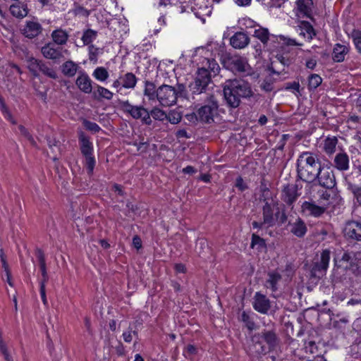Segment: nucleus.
Listing matches in <instances>:
<instances>
[{"label": "nucleus", "instance_id": "obj_37", "mask_svg": "<svg viewBox=\"0 0 361 361\" xmlns=\"http://www.w3.org/2000/svg\"><path fill=\"white\" fill-rule=\"evenodd\" d=\"M97 31L92 29H87L83 32L81 39L84 45L90 46L92 44L91 43L97 38Z\"/></svg>", "mask_w": 361, "mask_h": 361}, {"label": "nucleus", "instance_id": "obj_6", "mask_svg": "<svg viewBox=\"0 0 361 361\" xmlns=\"http://www.w3.org/2000/svg\"><path fill=\"white\" fill-rule=\"evenodd\" d=\"M219 101L215 95L206 94L202 104L197 108L199 121L204 123H212L219 115Z\"/></svg>", "mask_w": 361, "mask_h": 361}, {"label": "nucleus", "instance_id": "obj_51", "mask_svg": "<svg viewBox=\"0 0 361 361\" xmlns=\"http://www.w3.org/2000/svg\"><path fill=\"white\" fill-rule=\"evenodd\" d=\"M137 334V331L133 330V328L130 326L128 330L123 333V338L125 342L130 343L133 340V335Z\"/></svg>", "mask_w": 361, "mask_h": 361}, {"label": "nucleus", "instance_id": "obj_40", "mask_svg": "<svg viewBox=\"0 0 361 361\" xmlns=\"http://www.w3.org/2000/svg\"><path fill=\"white\" fill-rule=\"evenodd\" d=\"M92 75L96 80L104 82L108 79L109 74L105 68L101 66L94 69Z\"/></svg>", "mask_w": 361, "mask_h": 361}, {"label": "nucleus", "instance_id": "obj_50", "mask_svg": "<svg viewBox=\"0 0 361 361\" xmlns=\"http://www.w3.org/2000/svg\"><path fill=\"white\" fill-rule=\"evenodd\" d=\"M353 39L356 49L361 54V31H355L353 33Z\"/></svg>", "mask_w": 361, "mask_h": 361}, {"label": "nucleus", "instance_id": "obj_55", "mask_svg": "<svg viewBox=\"0 0 361 361\" xmlns=\"http://www.w3.org/2000/svg\"><path fill=\"white\" fill-rule=\"evenodd\" d=\"M89 59L90 61L96 59L98 54V48L94 47L93 44H90L89 47Z\"/></svg>", "mask_w": 361, "mask_h": 361}, {"label": "nucleus", "instance_id": "obj_24", "mask_svg": "<svg viewBox=\"0 0 361 361\" xmlns=\"http://www.w3.org/2000/svg\"><path fill=\"white\" fill-rule=\"evenodd\" d=\"M254 309L262 314H266L270 309V301L263 294L257 292L254 297Z\"/></svg>", "mask_w": 361, "mask_h": 361}, {"label": "nucleus", "instance_id": "obj_28", "mask_svg": "<svg viewBox=\"0 0 361 361\" xmlns=\"http://www.w3.org/2000/svg\"><path fill=\"white\" fill-rule=\"evenodd\" d=\"M295 4L299 13L303 17L312 19V0H297Z\"/></svg>", "mask_w": 361, "mask_h": 361}, {"label": "nucleus", "instance_id": "obj_7", "mask_svg": "<svg viewBox=\"0 0 361 361\" xmlns=\"http://www.w3.org/2000/svg\"><path fill=\"white\" fill-rule=\"evenodd\" d=\"M223 66L235 74L251 75L252 70L247 59L240 55L226 54L222 59Z\"/></svg>", "mask_w": 361, "mask_h": 361}, {"label": "nucleus", "instance_id": "obj_48", "mask_svg": "<svg viewBox=\"0 0 361 361\" xmlns=\"http://www.w3.org/2000/svg\"><path fill=\"white\" fill-rule=\"evenodd\" d=\"M82 124L87 130H90L94 133H98L101 130V128L97 123L87 119L83 120Z\"/></svg>", "mask_w": 361, "mask_h": 361}, {"label": "nucleus", "instance_id": "obj_20", "mask_svg": "<svg viewBox=\"0 0 361 361\" xmlns=\"http://www.w3.org/2000/svg\"><path fill=\"white\" fill-rule=\"evenodd\" d=\"M42 32L41 24L37 21H26L22 30L23 35L29 39H33L40 35Z\"/></svg>", "mask_w": 361, "mask_h": 361}, {"label": "nucleus", "instance_id": "obj_57", "mask_svg": "<svg viewBox=\"0 0 361 361\" xmlns=\"http://www.w3.org/2000/svg\"><path fill=\"white\" fill-rule=\"evenodd\" d=\"M0 257L2 263V267L4 269L5 272L8 273V265L6 262V256L2 249H0Z\"/></svg>", "mask_w": 361, "mask_h": 361}, {"label": "nucleus", "instance_id": "obj_44", "mask_svg": "<svg viewBox=\"0 0 361 361\" xmlns=\"http://www.w3.org/2000/svg\"><path fill=\"white\" fill-rule=\"evenodd\" d=\"M241 320L250 331H252L255 329V324L253 319L250 317L249 314L245 311L241 314Z\"/></svg>", "mask_w": 361, "mask_h": 361}, {"label": "nucleus", "instance_id": "obj_14", "mask_svg": "<svg viewBox=\"0 0 361 361\" xmlns=\"http://www.w3.org/2000/svg\"><path fill=\"white\" fill-rule=\"evenodd\" d=\"M319 185L326 189H332L335 187L336 178L334 173L330 169L322 167L319 170V174L317 177Z\"/></svg>", "mask_w": 361, "mask_h": 361}, {"label": "nucleus", "instance_id": "obj_47", "mask_svg": "<svg viewBox=\"0 0 361 361\" xmlns=\"http://www.w3.org/2000/svg\"><path fill=\"white\" fill-rule=\"evenodd\" d=\"M182 116L180 114L176 111H171L166 114V120L169 121L172 124H177L181 121Z\"/></svg>", "mask_w": 361, "mask_h": 361}, {"label": "nucleus", "instance_id": "obj_63", "mask_svg": "<svg viewBox=\"0 0 361 361\" xmlns=\"http://www.w3.org/2000/svg\"><path fill=\"white\" fill-rule=\"evenodd\" d=\"M133 246L136 248V249H140L142 247V240L140 239V238L137 235H135L133 237Z\"/></svg>", "mask_w": 361, "mask_h": 361}, {"label": "nucleus", "instance_id": "obj_45", "mask_svg": "<svg viewBox=\"0 0 361 361\" xmlns=\"http://www.w3.org/2000/svg\"><path fill=\"white\" fill-rule=\"evenodd\" d=\"M251 247L257 246L258 249H262L266 247L265 240L259 237L258 235L253 233L252 235Z\"/></svg>", "mask_w": 361, "mask_h": 361}, {"label": "nucleus", "instance_id": "obj_13", "mask_svg": "<svg viewBox=\"0 0 361 361\" xmlns=\"http://www.w3.org/2000/svg\"><path fill=\"white\" fill-rule=\"evenodd\" d=\"M331 258V251L328 249L323 250L320 256L314 259L312 265L311 273L314 276L323 275L326 271Z\"/></svg>", "mask_w": 361, "mask_h": 361}, {"label": "nucleus", "instance_id": "obj_12", "mask_svg": "<svg viewBox=\"0 0 361 361\" xmlns=\"http://www.w3.org/2000/svg\"><path fill=\"white\" fill-rule=\"evenodd\" d=\"M207 75L204 70L197 69L194 81L189 85L192 94L206 93L208 86L212 82L211 78Z\"/></svg>", "mask_w": 361, "mask_h": 361}, {"label": "nucleus", "instance_id": "obj_33", "mask_svg": "<svg viewBox=\"0 0 361 361\" xmlns=\"http://www.w3.org/2000/svg\"><path fill=\"white\" fill-rule=\"evenodd\" d=\"M11 5L10 12L13 16L18 18H23L27 15V9L26 6L20 3L18 1Z\"/></svg>", "mask_w": 361, "mask_h": 361}, {"label": "nucleus", "instance_id": "obj_4", "mask_svg": "<svg viewBox=\"0 0 361 361\" xmlns=\"http://www.w3.org/2000/svg\"><path fill=\"white\" fill-rule=\"evenodd\" d=\"M187 97L186 87L178 83L176 87L162 85L157 89V100L163 106H171L176 104L178 97Z\"/></svg>", "mask_w": 361, "mask_h": 361}, {"label": "nucleus", "instance_id": "obj_34", "mask_svg": "<svg viewBox=\"0 0 361 361\" xmlns=\"http://www.w3.org/2000/svg\"><path fill=\"white\" fill-rule=\"evenodd\" d=\"M120 79L122 81V87L126 89H133L137 81L135 75L133 73H127L120 76Z\"/></svg>", "mask_w": 361, "mask_h": 361}, {"label": "nucleus", "instance_id": "obj_64", "mask_svg": "<svg viewBox=\"0 0 361 361\" xmlns=\"http://www.w3.org/2000/svg\"><path fill=\"white\" fill-rule=\"evenodd\" d=\"M112 87L116 88L118 92H120L121 90L124 88L122 87V81L121 80L120 78L114 81Z\"/></svg>", "mask_w": 361, "mask_h": 361}, {"label": "nucleus", "instance_id": "obj_39", "mask_svg": "<svg viewBox=\"0 0 361 361\" xmlns=\"http://www.w3.org/2000/svg\"><path fill=\"white\" fill-rule=\"evenodd\" d=\"M300 35L310 40L315 36L316 33L313 27L309 23H304L301 27Z\"/></svg>", "mask_w": 361, "mask_h": 361}, {"label": "nucleus", "instance_id": "obj_5", "mask_svg": "<svg viewBox=\"0 0 361 361\" xmlns=\"http://www.w3.org/2000/svg\"><path fill=\"white\" fill-rule=\"evenodd\" d=\"M262 217L264 224L267 227H272L277 222L279 226H281L287 221V215L285 210L280 209L277 201L271 200H264V204L262 207Z\"/></svg>", "mask_w": 361, "mask_h": 361}, {"label": "nucleus", "instance_id": "obj_49", "mask_svg": "<svg viewBox=\"0 0 361 361\" xmlns=\"http://www.w3.org/2000/svg\"><path fill=\"white\" fill-rule=\"evenodd\" d=\"M18 129L21 135L24 136L25 138H27L32 146L37 147V143L34 140L33 137L30 134L28 130L23 126L20 125L18 126Z\"/></svg>", "mask_w": 361, "mask_h": 361}, {"label": "nucleus", "instance_id": "obj_3", "mask_svg": "<svg viewBox=\"0 0 361 361\" xmlns=\"http://www.w3.org/2000/svg\"><path fill=\"white\" fill-rule=\"evenodd\" d=\"M334 276L341 281L350 279L357 269V260L354 252H344L341 257L334 258Z\"/></svg>", "mask_w": 361, "mask_h": 361}, {"label": "nucleus", "instance_id": "obj_27", "mask_svg": "<svg viewBox=\"0 0 361 361\" xmlns=\"http://www.w3.org/2000/svg\"><path fill=\"white\" fill-rule=\"evenodd\" d=\"M348 46L337 43L334 45L332 51V59L334 62L341 63L344 61L345 56L349 53Z\"/></svg>", "mask_w": 361, "mask_h": 361}, {"label": "nucleus", "instance_id": "obj_2", "mask_svg": "<svg viewBox=\"0 0 361 361\" xmlns=\"http://www.w3.org/2000/svg\"><path fill=\"white\" fill-rule=\"evenodd\" d=\"M321 168L320 161L311 152H303L298 157L297 173L302 181L312 183L316 180Z\"/></svg>", "mask_w": 361, "mask_h": 361}, {"label": "nucleus", "instance_id": "obj_11", "mask_svg": "<svg viewBox=\"0 0 361 361\" xmlns=\"http://www.w3.org/2000/svg\"><path fill=\"white\" fill-rule=\"evenodd\" d=\"M207 75L204 70L197 69L194 81L189 85L192 94L206 93L208 86L212 82L211 78Z\"/></svg>", "mask_w": 361, "mask_h": 361}, {"label": "nucleus", "instance_id": "obj_18", "mask_svg": "<svg viewBox=\"0 0 361 361\" xmlns=\"http://www.w3.org/2000/svg\"><path fill=\"white\" fill-rule=\"evenodd\" d=\"M92 81L90 76L84 71L78 72V76L75 80L78 88L85 94H90L92 92Z\"/></svg>", "mask_w": 361, "mask_h": 361}, {"label": "nucleus", "instance_id": "obj_25", "mask_svg": "<svg viewBox=\"0 0 361 361\" xmlns=\"http://www.w3.org/2000/svg\"><path fill=\"white\" fill-rule=\"evenodd\" d=\"M44 57L51 60H58L63 56L61 48L56 47L53 43H47L41 49Z\"/></svg>", "mask_w": 361, "mask_h": 361}, {"label": "nucleus", "instance_id": "obj_54", "mask_svg": "<svg viewBox=\"0 0 361 361\" xmlns=\"http://www.w3.org/2000/svg\"><path fill=\"white\" fill-rule=\"evenodd\" d=\"M261 88L265 92H271L274 89L273 82L271 80H264L261 85Z\"/></svg>", "mask_w": 361, "mask_h": 361}, {"label": "nucleus", "instance_id": "obj_15", "mask_svg": "<svg viewBox=\"0 0 361 361\" xmlns=\"http://www.w3.org/2000/svg\"><path fill=\"white\" fill-rule=\"evenodd\" d=\"M252 344L247 348V352L249 356L252 357H258L262 355L269 353L267 346L262 344L259 334H255L251 338Z\"/></svg>", "mask_w": 361, "mask_h": 361}, {"label": "nucleus", "instance_id": "obj_58", "mask_svg": "<svg viewBox=\"0 0 361 361\" xmlns=\"http://www.w3.org/2000/svg\"><path fill=\"white\" fill-rule=\"evenodd\" d=\"M355 198L357 200V202L361 205V188L356 187L353 190Z\"/></svg>", "mask_w": 361, "mask_h": 361}, {"label": "nucleus", "instance_id": "obj_23", "mask_svg": "<svg viewBox=\"0 0 361 361\" xmlns=\"http://www.w3.org/2000/svg\"><path fill=\"white\" fill-rule=\"evenodd\" d=\"M302 212L306 216L314 217L321 216L326 210L324 207L316 204L314 202L305 201L301 206Z\"/></svg>", "mask_w": 361, "mask_h": 361}, {"label": "nucleus", "instance_id": "obj_8", "mask_svg": "<svg viewBox=\"0 0 361 361\" xmlns=\"http://www.w3.org/2000/svg\"><path fill=\"white\" fill-rule=\"evenodd\" d=\"M27 68L35 78L39 77V73L51 79L57 78V73L48 62L31 57L27 60Z\"/></svg>", "mask_w": 361, "mask_h": 361}, {"label": "nucleus", "instance_id": "obj_30", "mask_svg": "<svg viewBox=\"0 0 361 361\" xmlns=\"http://www.w3.org/2000/svg\"><path fill=\"white\" fill-rule=\"evenodd\" d=\"M267 276L265 286L272 292H276L279 289L278 284L282 279L281 275L277 271H270Z\"/></svg>", "mask_w": 361, "mask_h": 361}, {"label": "nucleus", "instance_id": "obj_62", "mask_svg": "<svg viewBox=\"0 0 361 361\" xmlns=\"http://www.w3.org/2000/svg\"><path fill=\"white\" fill-rule=\"evenodd\" d=\"M185 116L189 121H191V122L199 121V118L197 117V109H196V111L195 112L190 114H187Z\"/></svg>", "mask_w": 361, "mask_h": 361}, {"label": "nucleus", "instance_id": "obj_41", "mask_svg": "<svg viewBox=\"0 0 361 361\" xmlns=\"http://www.w3.org/2000/svg\"><path fill=\"white\" fill-rule=\"evenodd\" d=\"M0 110L6 119H7L8 121H10L13 125L16 124V121L13 118L11 113L8 110L4 99L1 97H0Z\"/></svg>", "mask_w": 361, "mask_h": 361}, {"label": "nucleus", "instance_id": "obj_31", "mask_svg": "<svg viewBox=\"0 0 361 361\" xmlns=\"http://www.w3.org/2000/svg\"><path fill=\"white\" fill-rule=\"evenodd\" d=\"M51 37L54 44L62 46L67 43L69 33L66 30L58 28L52 31Z\"/></svg>", "mask_w": 361, "mask_h": 361}, {"label": "nucleus", "instance_id": "obj_17", "mask_svg": "<svg viewBox=\"0 0 361 361\" xmlns=\"http://www.w3.org/2000/svg\"><path fill=\"white\" fill-rule=\"evenodd\" d=\"M259 334L260 340L262 339L267 345V350L271 352L279 345V340L274 330H263Z\"/></svg>", "mask_w": 361, "mask_h": 361}, {"label": "nucleus", "instance_id": "obj_56", "mask_svg": "<svg viewBox=\"0 0 361 361\" xmlns=\"http://www.w3.org/2000/svg\"><path fill=\"white\" fill-rule=\"evenodd\" d=\"M286 89L299 92L300 84L298 82H288L286 84Z\"/></svg>", "mask_w": 361, "mask_h": 361}, {"label": "nucleus", "instance_id": "obj_35", "mask_svg": "<svg viewBox=\"0 0 361 361\" xmlns=\"http://www.w3.org/2000/svg\"><path fill=\"white\" fill-rule=\"evenodd\" d=\"M95 87L96 90L93 92V95L94 98L99 100L102 99L111 100L113 98V92H111L108 89L99 85H96Z\"/></svg>", "mask_w": 361, "mask_h": 361}, {"label": "nucleus", "instance_id": "obj_53", "mask_svg": "<svg viewBox=\"0 0 361 361\" xmlns=\"http://www.w3.org/2000/svg\"><path fill=\"white\" fill-rule=\"evenodd\" d=\"M279 38L287 46H302V44L298 43L295 39L280 35Z\"/></svg>", "mask_w": 361, "mask_h": 361}, {"label": "nucleus", "instance_id": "obj_43", "mask_svg": "<svg viewBox=\"0 0 361 361\" xmlns=\"http://www.w3.org/2000/svg\"><path fill=\"white\" fill-rule=\"evenodd\" d=\"M150 117L152 116L154 119L163 121L166 118V113L160 109L159 108L154 107L149 112Z\"/></svg>", "mask_w": 361, "mask_h": 361}, {"label": "nucleus", "instance_id": "obj_1", "mask_svg": "<svg viewBox=\"0 0 361 361\" xmlns=\"http://www.w3.org/2000/svg\"><path fill=\"white\" fill-rule=\"evenodd\" d=\"M223 87L224 99L231 108L239 106L242 98L249 99L254 94L250 83L243 79L227 80Z\"/></svg>", "mask_w": 361, "mask_h": 361}, {"label": "nucleus", "instance_id": "obj_32", "mask_svg": "<svg viewBox=\"0 0 361 361\" xmlns=\"http://www.w3.org/2000/svg\"><path fill=\"white\" fill-rule=\"evenodd\" d=\"M79 68L78 63L71 60H68L62 64L61 72L65 76L72 78L75 75Z\"/></svg>", "mask_w": 361, "mask_h": 361}, {"label": "nucleus", "instance_id": "obj_16", "mask_svg": "<svg viewBox=\"0 0 361 361\" xmlns=\"http://www.w3.org/2000/svg\"><path fill=\"white\" fill-rule=\"evenodd\" d=\"M344 235L351 240L361 241V221H352L346 224Z\"/></svg>", "mask_w": 361, "mask_h": 361}, {"label": "nucleus", "instance_id": "obj_9", "mask_svg": "<svg viewBox=\"0 0 361 361\" xmlns=\"http://www.w3.org/2000/svg\"><path fill=\"white\" fill-rule=\"evenodd\" d=\"M78 140L80 145V151L85 158V166L88 174H92L96 164L94 157L93 155V145L90 142V138L85 134L80 131L78 135Z\"/></svg>", "mask_w": 361, "mask_h": 361}, {"label": "nucleus", "instance_id": "obj_22", "mask_svg": "<svg viewBox=\"0 0 361 361\" xmlns=\"http://www.w3.org/2000/svg\"><path fill=\"white\" fill-rule=\"evenodd\" d=\"M299 197L296 185H287L281 192V199L288 205L291 206Z\"/></svg>", "mask_w": 361, "mask_h": 361}, {"label": "nucleus", "instance_id": "obj_59", "mask_svg": "<svg viewBox=\"0 0 361 361\" xmlns=\"http://www.w3.org/2000/svg\"><path fill=\"white\" fill-rule=\"evenodd\" d=\"M35 254H36L37 258L38 259L39 264L46 262L44 254L41 249H37Z\"/></svg>", "mask_w": 361, "mask_h": 361}, {"label": "nucleus", "instance_id": "obj_26", "mask_svg": "<svg viewBox=\"0 0 361 361\" xmlns=\"http://www.w3.org/2000/svg\"><path fill=\"white\" fill-rule=\"evenodd\" d=\"M250 43V38L243 32H235L230 39L231 45L235 49H243Z\"/></svg>", "mask_w": 361, "mask_h": 361}, {"label": "nucleus", "instance_id": "obj_10", "mask_svg": "<svg viewBox=\"0 0 361 361\" xmlns=\"http://www.w3.org/2000/svg\"><path fill=\"white\" fill-rule=\"evenodd\" d=\"M121 109L129 114L134 119L140 120L142 124L150 126L152 121L149 112L142 106L132 105L128 100L119 101Z\"/></svg>", "mask_w": 361, "mask_h": 361}, {"label": "nucleus", "instance_id": "obj_38", "mask_svg": "<svg viewBox=\"0 0 361 361\" xmlns=\"http://www.w3.org/2000/svg\"><path fill=\"white\" fill-rule=\"evenodd\" d=\"M144 94L149 100L157 99V90H155V85L152 82H145Z\"/></svg>", "mask_w": 361, "mask_h": 361}, {"label": "nucleus", "instance_id": "obj_19", "mask_svg": "<svg viewBox=\"0 0 361 361\" xmlns=\"http://www.w3.org/2000/svg\"><path fill=\"white\" fill-rule=\"evenodd\" d=\"M338 143L337 137L329 135L322 140L319 147L328 157H331L336 152Z\"/></svg>", "mask_w": 361, "mask_h": 361}, {"label": "nucleus", "instance_id": "obj_36", "mask_svg": "<svg viewBox=\"0 0 361 361\" xmlns=\"http://www.w3.org/2000/svg\"><path fill=\"white\" fill-rule=\"evenodd\" d=\"M253 36L260 40L264 46H267L271 35L267 28L259 27L255 30Z\"/></svg>", "mask_w": 361, "mask_h": 361}, {"label": "nucleus", "instance_id": "obj_60", "mask_svg": "<svg viewBox=\"0 0 361 361\" xmlns=\"http://www.w3.org/2000/svg\"><path fill=\"white\" fill-rule=\"evenodd\" d=\"M40 295H41V298H42V300L43 302V303L44 305H47V297H46V290H45V285H44L43 283H42L40 285Z\"/></svg>", "mask_w": 361, "mask_h": 361}, {"label": "nucleus", "instance_id": "obj_29", "mask_svg": "<svg viewBox=\"0 0 361 361\" xmlns=\"http://www.w3.org/2000/svg\"><path fill=\"white\" fill-rule=\"evenodd\" d=\"M290 232L298 238H303L307 231L305 223L299 217L293 223L290 224Z\"/></svg>", "mask_w": 361, "mask_h": 361}, {"label": "nucleus", "instance_id": "obj_46", "mask_svg": "<svg viewBox=\"0 0 361 361\" xmlns=\"http://www.w3.org/2000/svg\"><path fill=\"white\" fill-rule=\"evenodd\" d=\"M207 63H208L209 73H211V78L216 75L220 70V67L216 61L214 59H208Z\"/></svg>", "mask_w": 361, "mask_h": 361}, {"label": "nucleus", "instance_id": "obj_61", "mask_svg": "<svg viewBox=\"0 0 361 361\" xmlns=\"http://www.w3.org/2000/svg\"><path fill=\"white\" fill-rule=\"evenodd\" d=\"M185 350L190 355H194L197 353V348L191 344H189L186 346Z\"/></svg>", "mask_w": 361, "mask_h": 361}, {"label": "nucleus", "instance_id": "obj_52", "mask_svg": "<svg viewBox=\"0 0 361 361\" xmlns=\"http://www.w3.org/2000/svg\"><path fill=\"white\" fill-rule=\"evenodd\" d=\"M235 186L241 192H243L248 188L247 184L244 182L243 178L240 176L236 178Z\"/></svg>", "mask_w": 361, "mask_h": 361}, {"label": "nucleus", "instance_id": "obj_21", "mask_svg": "<svg viewBox=\"0 0 361 361\" xmlns=\"http://www.w3.org/2000/svg\"><path fill=\"white\" fill-rule=\"evenodd\" d=\"M332 166L340 171L348 170L350 167L348 154L343 149H341L335 155Z\"/></svg>", "mask_w": 361, "mask_h": 361}, {"label": "nucleus", "instance_id": "obj_42", "mask_svg": "<svg viewBox=\"0 0 361 361\" xmlns=\"http://www.w3.org/2000/svg\"><path fill=\"white\" fill-rule=\"evenodd\" d=\"M322 79L317 74H311L308 78V89L310 90H315L322 83Z\"/></svg>", "mask_w": 361, "mask_h": 361}]
</instances>
